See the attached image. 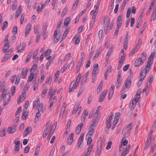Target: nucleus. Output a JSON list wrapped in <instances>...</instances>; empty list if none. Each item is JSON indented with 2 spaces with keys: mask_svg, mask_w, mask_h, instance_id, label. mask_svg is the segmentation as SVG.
I'll list each match as a JSON object with an SVG mask.
<instances>
[{
  "mask_svg": "<svg viewBox=\"0 0 156 156\" xmlns=\"http://www.w3.org/2000/svg\"><path fill=\"white\" fill-rule=\"evenodd\" d=\"M140 98V94L138 92L136 94V97L131 101L129 104V108L131 110H133L136 106V103Z\"/></svg>",
  "mask_w": 156,
  "mask_h": 156,
  "instance_id": "obj_1",
  "label": "nucleus"
},
{
  "mask_svg": "<svg viewBox=\"0 0 156 156\" xmlns=\"http://www.w3.org/2000/svg\"><path fill=\"white\" fill-rule=\"evenodd\" d=\"M82 111V107L80 103H78L75 104L72 112V115H75L77 116H79L80 114Z\"/></svg>",
  "mask_w": 156,
  "mask_h": 156,
  "instance_id": "obj_2",
  "label": "nucleus"
},
{
  "mask_svg": "<svg viewBox=\"0 0 156 156\" xmlns=\"http://www.w3.org/2000/svg\"><path fill=\"white\" fill-rule=\"evenodd\" d=\"M7 90H5L2 92V97L5 98L3 101V105L4 106L8 104V102L10 98V94L9 93H7Z\"/></svg>",
  "mask_w": 156,
  "mask_h": 156,
  "instance_id": "obj_3",
  "label": "nucleus"
},
{
  "mask_svg": "<svg viewBox=\"0 0 156 156\" xmlns=\"http://www.w3.org/2000/svg\"><path fill=\"white\" fill-rule=\"evenodd\" d=\"M79 83L76 82L75 80H73L71 83L69 89V92L71 93L76 89L79 84Z\"/></svg>",
  "mask_w": 156,
  "mask_h": 156,
  "instance_id": "obj_4",
  "label": "nucleus"
},
{
  "mask_svg": "<svg viewBox=\"0 0 156 156\" xmlns=\"http://www.w3.org/2000/svg\"><path fill=\"white\" fill-rule=\"evenodd\" d=\"M96 126V123L95 122H93L90 125L89 128V130L87 134V136H91L93 135L94 133V129Z\"/></svg>",
  "mask_w": 156,
  "mask_h": 156,
  "instance_id": "obj_5",
  "label": "nucleus"
},
{
  "mask_svg": "<svg viewBox=\"0 0 156 156\" xmlns=\"http://www.w3.org/2000/svg\"><path fill=\"white\" fill-rule=\"evenodd\" d=\"M131 81L130 77H128L127 79L125 81L124 84L121 89V91H123L127 88H129L131 85Z\"/></svg>",
  "mask_w": 156,
  "mask_h": 156,
  "instance_id": "obj_6",
  "label": "nucleus"
},
{
  "mask_svg": "<svg viewBox=\"0 0 156 156\" xmlns=\"http://www.w3.org/2000/svg\"><path fill=\"white\" fill-rule=\"evenodd\" d=\"M61 34L59 33H57V30L54 32L53 35V41L56 43L58 42L60 38Z\"/></svg>",
  "mask_w": 156,
  "mask_h": 156,
  "instance_id": "obj_7",
  "label": "nucleus"
},
{
  "mask_svg": "<svg viewBox=\"0 0 156 156\" xmlns=\"http://www.w3.org/2000/svg\"><path fill=\"white\" fill-rule=\"evenodd\" d=\"M57 97L56 96H54V97H50L49 103L50 105L48 108H51L53 106L54 104L57 101Z\"/></svg>",
  "mask_w": 156,
  "mask_h": 156,
  "instance_id": "obj_8",
  "label": "nucleus"
},
{
  "mask_svg": "<svg viewBox=\"0 0 156 156\" xmlns=\"http://www.w3.org/2000/svg\"><path fill=\"white\" fill-rule=\"evenodd\" d=\"M57 125V122H54L52 125L51 127V130L50 131L49 134L48 135L47 137L48 140H49L51 138V136L52 135L53 133L55 131V129Z\"/></svg>",
  "mask_w": 156,
  "mask_h": 156,
  "instance_id": "obj_9",
  "label": "nucleus"
},
{
  "mask_svg": "<svg viewBox=\"0 0 156 156\" xmlns=\"http://www.w3.org/2000/svg\"><path fill=\"white\" fill-rule=\"evenodd\" d=\"M132 126V124L130 123L126 126L122 130V133L126 134L129 133L131 129Z\"/></svg>",
  "mask_w": 156,
  "mask_h": 156,
  "instance_id": "obj_10",
  "label": "nucleus"
},
{
  "mask_svg": "<svg viewBox=\"0 0 156 156\" xmlns=\"http://www.w3.org/2000/svg\"><path fill=\"white\" fill-rule=\"evenodd\" d=\"M149 71H147L146 68H142L140 72V78L144 80L146 76L147 73Z\"/></svg>",
  "mask_w": 156,
  "mask_h": 156,
  "instance_id": "obj_11",
  "label": "nucleus"
},
{
  "mask_svg": "<svg viewBox=\"0 0 156 156\" xmlns=\"http://www.w3.org/2000/svg\"><path fill=\"white\" fill-rule=\"evenodd\" d=\"M144 62L141 60V58H138L135 61L134 65L136 67H139L142 65Z\"/></svg>",
  "mask_w": 156,
  "mask_h": 156,
  "instance_id": "obj_12",
  "label": "nucleus"
},
{
  "mask_svg": "<svg viewBox=\"0 0 156 156\" xmlns=\"http://www.w3.org/2000/svg\"><path fill=\"white\" fill-rule=\"evenodd\" d=\"M88 114V112L87 110H85L83 111L81 115V121L82 122L84 123L86 117Z\"/></svg>",
  "mask_w": 156,
  "mask_h": 156,
  "instance_id": "obj_13",
  "label": "nucleus"
},
{
  "mask_svg": "<svg viewBox=\"0 0 156 156\" xmlns=\"http://www.w3.org/2000/svg\"><path fill=\"white\" fill-rule=\"evenodd\" d=\"M107 92L108 91L106 90H104L102 92L100 95L99 99V101L100 102H101L104 100L107 94Z\"/></svg>",
  "mask_w": 156,
  "mask_h": 156,
  "instance_id": "obj_14",
  "label": "nucleus"
},
{
  "mask_svg": "<svg viewBox=\"0 0 156 156\" xmlns=\"http://www.w3.org/2000/svg\"><path fill=\"white\" fill-rule=\"evenodd\" d=\"M122 82V79L121 78V75L120 74L118 75L117 77V80L116 83V88H118L121 86Z\"/></svg>",
  "mask_w": 156,
  "mask_h": 156,
  "instance_id": "obj_15",
  "label": "nucleus"
},
{
  "mask_svg": "<svg viewBox=\"0 0 156 156\" xmlns=\"http://www.w3.org/2000/svg\"><path fill=\"white\" fill-rule=\"evenodd\" d=\"M115 86L113 84L111 85V87L109 90L108 94V99L110 100L113 96Z\"/></svg>",
  "mask_w": 156,
  "mask_h": 156,
  "instance_id": "obj_16",
  "label": "nucleus"
},
{
  "mask_svg": "<svg viewBox=\"0 0 156 156\" xmlns=\"http://www.w3.org/2000/svg\"><path fill=\"white\" fill-rule=\"evenodd\" d=\"M93 13V15L92 18V20L91 21V22L90 24V27H93L94 25V23L95 21V20L96 17V16L97 15V13H95V12H92Z\"/></svg>",
  "mask_w": 156,
  "mask_h": 156,
  "instance_id": "obj_17",
  "label": "nucleus"
},
{
  "mask_svg": "<svg viewBox=\"0 0 156 156\" xmlns=\"http://www.w3.org/2000/svg\"><path fill=\"white\" fill-rule=\"evenodd\" d=\"M123 16L120 15L118 16L117 19V27H121L122 22Z\"/></svg>",
  "mask_w": 156,
  "mask_h": 156,
  "instance_id": "obj_18",
  "label": "nucleus"
},
{
  "mask_svg": "<svg viewBox=\"0 0 156 156\" xmlns=\"http://www.w3.org/2000/svg\"><path fill=\"white\" fill-rule=\"evenodd\" d=\"M74 134L71 133L67 139V143L69 145L71 144L73 140Z\"/></svg>",
  "mask_w": 156,
  "mask_h": 156,
  "instance_id": "obj_19",
  "label": "nucleus"
},
{
  "mask_svg": "<svg viewBox=\"0 0 156 156\" xmlns=\"http://www.w3.org/2000/svg\"><path fill=\"white\" fill-rule=\"evenodd\" d=\"M31 24L30 23H29L26 26V31L25 33V36L26 37L30 32L31 29Z\"/></svg>",
  "mask_w": 156,
  "mask_h": 156,
  "instance_id": "obj_20",
  "label": "nucleus"
},
{
  "mask_svg": "<svg viewBox=\"0 0 156 156\" xmlns=\"http://www.w3.org/2000/svg\"><path fill=\"white\" fill-rule=\"evenodd\" d=\"M28 70L27 68H23L21 72V77L24 79L27 76Z\"/></svg>",
  "mask_w": 156,
  "mask_h": 156,
  "instance_id": "obj_21",
  "label": "nucleus"
},
{
  "mask_svg": "<svg viewBox=\"0 0 156 156\" xmlns=\"http://www.w3.org/2000/svg\"><path fill=\"white\" fill-rule=\"evenodd\" d=\"M37 109L39 112H41L42 113L44 112L45 110V108L44 107L43 103H41L40 104H39L37 107Z\"/></svg>",
  "mask_w": 156,
  "mask_h": 156,
  "instance_id": "obj_22",
  "label": "nucleus"
},
{
  "mask_svg": "<svg viewBox=\"0 0 156 156\" xmlns=\"http://www.w3.org/2000/svg\"><path fill=\"white\" fill-rule=\"evenodd\" d=\"M25 93H23L18 99L17 101L18 104H20L21 101H23L25 99Z\"/></svg>",
  "mask_w": 156,
  "mask_h": 156,
  "instance_id": "obj_23",
  "label": "nucleus"
},
{
  "mask_svg": "<svg viewBox=\"0 0 156 156\" xmlns=\"http://www.w3.org/2000/svg\"><path fill=\"white\" fill-rule=\"evenodd\" d=\"M110 21L107 18H105L104 19V27L105 30H107Z\"/></svg>",
  "mask_w": 156,
  "mask_h": 156,
  "instance_id": "obj_24",
  "label": "nucleus"
},
{
  "mask_svg": "<svg viewBox=\"0 0 156 156\" xmlns=\"http://www.w3.org/2000/svg\"><path fill=\"white\" fill-rule=\"evenodd\" d=\"M83 123L82 122V123L80 124L77 126L76 130V133L77 135H78L80 133L82 128L83 127Z\"/></svg>",
  "mask_w": 156,
  "mask_h": 156,
  "instance_id": "obj_25",
  "label": "nucleus"
},
{
  "mask_svg": "<svg viewBox=\"0 0 156 156\" xmlns=\"http://www.w3.org/2000/svg\"><path fill=\"white\" fill-rule=\"evenodd\" d=\"M93 145L91 144L88 148L86 152V156H89L90 154L93 147Z\"/></svg>",
  "mask_w": 156,
  "mask_h": 156,
  "instance_id": "obj_26",
  "label": "nucleus"
},
{
  "mask_svg": "<svg viewBox=\"0 0 156 156\" xmlns=\"http://www.w3.org/2000/svg\"><path fill=\"white\" fill-rule=\"evenodd\" d=\"M98 143L97 150L96 152V154L98 156H99L101 154L102 148V145H101V143L99 145H98Z\"/></svg>",
  "mask_w": 156,
  "mask_h": 156,
  "instance_id": "obj_27",
  "label": "nucleus"
},
{
  "mask_svg": "<svg viewBox=\"0 0 156 156\" xmlns=\"http://www.w3.org/2000/svg\"><path fill=\"white\" fill-rule=\"evenodd\" d=\"M153 60L148 59V61L147 62L146 68L147 71H149L150 69V66L152 65L153 63Z\"/></svg>",
  "mask_w": 156,
  "mask_h": 156,
  "instance_id": "obj_28",
  "label": "nucleus"
},
{
  "mask_svg": "<svg viewBox=\"0 0 156 156\" xmlns=\"http://www.w3.org/2000/svg\"><path fill=\"white\" fill-rule=\"evenodd\" d=\"M31 131V128L30 127H27L26 129L23 133V136H26L28 135L30 132Z\"/></svg>",
  "mask_w": 156,
  "mask_h": 156,
  "instance_id": "obj_29",
  "label": "nucleus"
},
{
  "mask_svg": "<svg viewBox=\"0 0 156 156\" xmlns=\"http://www.w3.org/2000/svg\"><path fill=\"white\" fill-rule=\"evenodd\" d=\"M125 61V59H119L118 65L117 67L118 70L122 66Z\"/></svg>",
  "mask_w": 156,
  "mask_h": 156,
  "instance_id": "obj_30",
  "label": "nucleus"
},
{
  "mask_svg": "<svg viewBox=\"0 0 156 156\" xmlns=\"http://www.w3.org/2000/svg\"><path fill=\"white\" fill-rule=\"evenodd\" d=\"M16 131V128L15 127L12 128L9 127L7 129V132L9 133L12 134L15 132Z\"/></svg>",
  "mask_w": 156,
  "mask_h": 156,
  "instance_id": "obj_31",
  "label": "nucleus"
},
{
  "mask_svg": "<svg viewBox=\"0 0 156 156\" xmlns=\"http://www.w3.org/2000/svg\"><path fill=\"white\" fill-rule=\"evenodd\" d=\"M71 20V19L69 17L66 18L64 20V24L65 27H67L69 24Z\"/></svg>",
  "mask_w": 156,
  "mask_h": 156,
  "instance_id": "obj_32",
  "label": "nucleus"
},
{
  "mask_svg": "<svg viewBox=\"0 0 156 156\" xmlns=\"http://www.w3.org/2000/svg\"><path fill=\"white\" fill-rule=\"evenodd\" d=\"M84 134H81L79 138V140L78 142V145L79 147L81 144L82 143L83 140V137L84 136Z\"/></svg>",
  "mask_w": 156,
  "mask_h": 156,
  "instance_id": "obj_33",
  "label": "nucleus"
},
{
  "mask_svg": "<svg viewBox=\"0 0 156 156\" xmlns=\"http://www.w3.org/2000/svg\"><path fill=\"white\" fill-rule=\"evenodd\" d=\"M74 39H75V44L76 45L78 44L80 41V37L79 35L78 34L76 35L74 37Z\"/></svg>",
  "mask_w": 156,
  "mask_h": 156,
  "instance_id": "obj_34",
  "label": "nucleus"
},
{
  "mask_svg": "<svg viewBox=\"0 0 156 156\" xmlns=\"http://www.w3.org/2000/svg\"><path fill=\"white\" fill-rule=\"evenodd\" d=\"M138 48L137 46H136V48H134L129 54V56L130 57L133 56V55L137 51Z\"/></svg>",
  "mask_w": 156,
  "mask_h": 156,
  "instance_id": "obj_35",
  "label": "nucleus"
},
{
  "mask_svg": "<svg viewBox=\"0 0 156 156\" xmlns=\"http://www.w3.org/2000/svg\"><path fill=\"white\" fill-rule=\"evenodd\" d=\"M9 36L8 35H6L4 41V46H7L9 47V43L8 41Z\"/></svg>",
  "mask_w": 156,
  "mask_h": 156,
  "instance_id": "obj_36",
  "label": "nucleus"
},
{
  "mask_svg": "<svg viewBox=\"0 0 156 156\" xmlns=\"http://www.w3.org/2000/svg\"><path fill=\"white\" fill-rule=\"evenodd\" d=\"M114 116V113L111 112L107 117V121L111 122V120L113 119Z\"/></svg>",
  "mask_w": 156,
  "mask_h": 156,
  "instance_id": "obj_37",
  "label": "nucleus"
},
{
  "mask_svg": "<svg viewBox=\"0 0 156 156\" xmlns=\"http://www.w3.org/2000/svg\"><path fill=\"white\" fill-rule=\"evenodd\" d=\"M120 115V113L118 112L115 113V116L114 118V120L115 121V123H116L117 122L119 121V116Z\"/></svg>",
  "mask_w": 156,
  "mask_h": 156,
  "instance_id": "obj_38",
  "label": "nucleus"
},
{
  "mask_svg": "<svg viewBox=\"0 0 156 156\" xmlns=\"http://www.w3.org/2000/svg\"><path fill=\"white\" fill-rule=\"evenodd\" d=\"M147 56V54L146 52H144L142 53L141 58V60L144 62L146 61Z\"/></svg>",
  "mask_w": 156,
  "mask_h": 156,
  "instance_id": "obj_39",
  "label": "nucleus"
},
{
  "mask_svg": "<svg viewBox=\"0 0 156 156\" xmlns=\"http://www.w3.org/2000/svg\"><path fill=\"white\" fill-rule=\"evenodd\" d=\"M128 144V141L126 140V139H125L123 141L122 143L119 146V149L120 151L122 150L123 149L122 147V144L124 146L126 145L127 144Z\"/></svg>",
  "mask_w": 156,
  "mask_h": 156,
  "instance_id": "obj_40",
  "label": "nucleus"
},
{
  "mask_svg": "<svg viewBox=\"0 0 156 156\" xmlns=\"http://www.w3.org/2000/svg\"><path fill=\"white\" fill-rule=\"evenodd\" d=\"M81 58L80 60H81L82 61H83L85 59V55L84 53V51H82L80 52Z\"/></svg>",
  "mask_w": 156,
  "mask_h": 156,
  "instance_id": "obj_41",
  "label": "nucleus"
},
{
  "mask_svg": "<svg viewBox=\"0 0 156 156\" xmlns=\"http://www.w3.org/2000/svg\"><path fill=\"white\" fill-rule=\"evenodd\" d=\"M119 59H125V56L124 54V51L123 49L122 50L120 53Z\"/></svg>",
  "mask_w": 156,
  "mask_h": 156,
  "instance_id": "obj_42",
  "label": "nucleus"
},
{
  "mask_svg": "<svg viewBox=\"0 0 156 156\" xmlns=\"http://www.w3.org/2000/svg\"><path fill=\"white\" fill-rule=\"evenodd\" d=\"M48 89L47 88H45L44 90H43L41 94V98H44L45 97V95L47 93Z\"/></svg>",
  "mask_w": 156,
  "mask_h": 156,
  "instance_id": "obj_43",
  "label": "nucleus"
},
{
  "mask_svg": "<svg viewBox=\"0 0 156 156\" xmlns=\"http://www.w3.org/2000/svg\"><path fill=\"white\" fill-rule=\"evenodd\" d=\"M34 78L33 73L31 72L30 75L29 76L27 81L28 82H30Z\"/></svg>",
  "mask_w": 156,
  "mask_h": 156,
  "instance_id": "obj_44",
  "label": "nucleus"
},
{
  "mask_svg": "<svg viewBox=\"0 0 156 156\" xmlns=\"http://www.w3.org/2000/svg\"><path fill=\"white\" fill-rule=\"evenodd\" d=\"M91 136H89L87 137V135L86 136V139L88 140L87 143V145H89L92 141V139Z\"/></svg>",
  "mask_w": 156,
  "mask_h": 156,
  "instance_id": "obj_45",
  "label": "nucleus"
},
{
  "mask_svg": "<svg viewBox=\"0 0 156 156\" xmlns=\"http://www.w3.org/2000/svg\"><path fill=\"white\" fill-rule=\"evenodd\" d=\"M153 80V76L152 75H150L149 78L148 80L147 83L151 85Z\"/></svg>",
  "mask_w": 156,
  "mask_h": 156,
  "instance_id": "obj_46",
  "label": "nucleus"
},
{
  "mask_svg": "<svg viewBox=\"0 0 156 156\" xmlns=\"http://www.w3.org/2000/svg\"><path fill=\"white\" fill-rule=\"evenodd\" d=\"M40 100L39 99H38L36 101H34L33 103V106L34 108H35L36 107L38 106L39 104Z\"/></svg>",
  "mask_w": 156,
  "mask_h": 156,
  "instance_id": "obj_47",
  "label": "nucleus"
},
{
  "mask_svg": "<svg viewBox=\"0 0 156 156\" xmlns=\"http://www.w3.org/2000/svg\"><path fill=\"white\" fill-rule=\"evenodd\" d=\"M60 71L59 70L57 71L56 72L55 74V79L54 80L55 81H56L59 76Z\"/></svg>",
  "mask_w": 156,
  "mask_h": 156,
  "instance_id": "obj_48",
  "label": "nucleus"
},
{
  "mask_svg": "<svg viewBox=\"0 0 156 156\" xmlns=\"http://www.w3.org/2000/svg\"><path fill=\"white\" fill-rule=\"evenodd\" d=\"M52 77V76H49L47 78L45 82L46 83H48V84H50L51 83Z\"/></svg>",
  "mask_w": 156,
  "mask_h": 156,
  "instance_id": "obj_49",
  "label": "nucleus"
},
{
  "mask_svg": "<svg viewBox=\"0 0 156 156\" xmlns=\"http://www.w3.org/2000/svg\"><path fill=\"white\" fill-rule=\"evenodd\" d=\"M33 52H30L28 55L27 56V58H26V62H29L30 60V58H31V56L32 55Z\"/></svg>",
  "mask_w": 156,
  "mask_h": 156,
  "instance_id": "obj_50",
  "label": "nucleus"
},
{
  "mask_svg": "<svg viewBox=\"0 0 156 156\" xmlns=\"http://www.w3.org/2000/svg\"><path fill=\"white\" fill-rule=\"evenodd\" d=\"M83 62V61H82L80 60H79L78 62L77 63L76 65V70L78 71H79L81 66V63Z\"/></svg>",
  "mask_w": 156,
  "mask_h": 156,
  "instance_id": "obj_51",
  "label": "nucleus"
},
{
  "mask_svg": "<svg viewBox=\"0 0 156 156\" xmlns=\"http://www.w3.org/2000/svg\"><path fill=\"white\" fill-rule=\"evenodd\" d=\"M71 54L69 53L66 55L63 59L64 61H68L71 57Z\"/></svg>",
  "mask_w": 156,
  "mask_h": 156,
  "instance_id": "obj_52",
  "label": "nucleus"
},
{
  "mask_svg": "<svg viewBox=\"0 0 156 156\" xmlns=\"http://www.w3.org/2000/svg\"><path fill=\"white\" fill-rule=\"evenodd\" d=\"M68 65L67 64L65 65L61 68L60 71L62 73H63L65 71L67 67H68Z\"/></svg>",
  "mask_w": 156,
  "mask_h": 156,
  "instance_id": "obj_53",
  "label": "nucleus"
},
{
  "mask_svg": "<svg viewBox=\"0 0 156 156\" xmlns=\"http://www.w3.org/2000/svg\"><path fill=\"white\" fill-rule=\"evenodd\" d=\"M68 10L67 8H65L63 9H62L61 16L62 17H64L66 14Z\"/></svg>",
  "mask_w": 156,
  "mask_h": 156,
  "instance_id": "obj_54",
  "label": "nucleus"
},
{
  "mask_svg": "<svg viewBox=\"0 0 156 156\" xmlns=\"http://www.w3.org/2000/svg\"><path fill=\"white\" fill-rule=\"evenodd\" d=\"M74 61L73 60H72L71 63L69 64V70H71L74 67Z\"/></svg>",
  "mask_w": 156,
  "mask_h": 156,
  "instance_id": "obj_55",
  "label": "nucleus"
},
{
  "mask_svg": "<svg viewBox=\"0 0 156 156\" xmlns=\"http://www.w3.org/2000/svg\"><path fill=\"white\" fill-rule=\"evenodd\" d=\"M8 23L7 21H5L4 22L3 25L2 26V28L3 30H4L8 26Z\"/></svg>",
  "mask_w": 156,
  "mask_h": 156,
  "instance_id": "obj_56",
  "label": "nucleus"
},
{
  "mask_svg": "<svg viewBox=\"0 0 156 156\" xmlns=\"http://www.w3.org/2000/svg\"><path fill=\"white\" fill-rule=\"evenodd\" d=\"M79 2V0H76L74 3L73 6V9H74L77 6Z\"/></svg>",
  "mask_w": 156,
  "mask_h": 156,
  "instance_id": "obj_57",
  "label": "nucleus"
},
{
  "mask_svg": "<svg viewBox=\"0 0 156 156\" xmlns=\"http://www.w3.org/2000/svg\"><path fill=\"white\" fill-rule=\"evenodd\" d=\"M131 10V8H129L127 9L126 15V16L127 18H129L130 16Z\"/></svg>",
  "mask_w": 156,
  "mask_h": 156,
  "instance_id": "obj_58",
  "label": "nucleus"
},
{
  "mask_svg": "<svg viewBox=\"0 0 156 156\" xmlns=\"http://www.w3.org/2000/svg\"><path fill=\"white\" fill-rule=\"evenodd\" d=\"M103 35V31L102 30H100L98 32V37L99 39H102Z\"/></svg>",
  "mask_w": 156,
  "mask_h": 156,
  "instance_id": "obj_59",
  "label": "nucleus"
},
{
  "mask_svg": "<svg viewBox=\"0 0 156 156\" xmlns=\"http://www.w3.org/2000/svg\"><path fill=\"white\" fill-rule=\"evenodd\" d=\"M47 28V26L46 25H43V26L42 34L43 35H44Z\"/></svg>",
  "mask_w": 156,
  "mask_h": 156,
  "instance_id": "obj_60",
  "label": "nucleus"
},
{
  "mask_svg": "<svg viewBox=\"0 0 156 156\" xmlns=\"http://www.w3.org/2000/svg\"><path fill=\"white\" fill-rule=\"evenodd\" d=\"M17 26H14L12 30V33L13 34H16L17 32Z\"/></svg>",
  "mask_w": 156,
  "mask_h": 156,
  "instance_id": "obj_61",
  "label": "nucleus"
},
{
  "mask_svg": "<svg viewBox=\"0 0 156 156\" xmlns=\"http://www.w3.org/2000/svg\"><path fill=\"white\" fill-rule=\"evenodd\" d=\"M48 131L49 130L45 129L44 130V131L42 135L43 137L44 138L46 137L48 133Z\"/></svg>",
  "mask_w": 156,
  "mask_h": 156,
  "instance_id": "obj_62",
  "label": "nucleus"
},
{
  "mask_svg": "<svg viewBox=\"0 0 156 156\" xmlns=\"http://www.w3.org/2000/svg\"><path fill=\"white\" fill-rule=\"evenodd\" d=\"M51 52V50L50 49H49L46 52H44L43 53L44 54V56H46L49 55Z\"/></svg>",
  "mask_w": 156,
  "mask_h": 156,
  "instance_id": "obj_63",
  "label": "nucleus"
},
{
  "mask_svg": "<svg viewBox=\"0 0 156 156\" xmlns=\"http://www.w3.org/2000/svg\"><path fill=\"white\" fill-rule=\"evenodd\" d=\"M156 18V11H154L153 12V15L151 17V20H154Z\"/></svg>",
  "mask_w": 156,
  "mask_h": 156,
  "instance_id": "obj_64",
  "label": "nucleus"
}]
</instances>
